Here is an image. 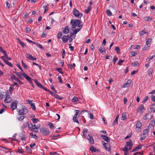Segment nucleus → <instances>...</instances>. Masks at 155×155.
<instances>
[{
    "instance_id": "55",
    "label": "nucleus",
    "mask_w": 155,
    "mask_h": 155,
    "mask_svg": "<svg viewBox=\"0 0 155 155\" xmlns=\"http://www.w3.org/2000/svg\"><path fill=\"white\" fill-rule=\"evenodd\" d=\"M15 80L18 82L20 84H23V83L18 78H17Z\"/></svg>"
},
{
    "instance_id": "57",
    "label": "nucleus",
    "mask_w": 155,
    "mask_h": 155,
    "mask_svg": "<svg viewBox=\"0 0 155 155\" xmlns=\"http://www.w3.org/2000/svg\"><path fill=\"white\" fill-rule=\"evenodd\" d=\"M19 42L20 44L21 45V46H22L23 47H24L25 46V45L24 43L23 42L21 41L20 40H19Z\"/></svg>"
},
{
    "instance_id": "39",
    "label": "nucleus",
    "mask_w": 155,
    "mask_h": 155,
    "mask_svg": "<svg viewBox=\"0 0 155 155\" xmlns=\"http://www.w3.org/2000/svg\"><path fill=\"white\" fill-rule=\"evenodd\" d=\"M90 150L92 152H95L97 151V150L94 147H91L90 148Z\"/></svg>"
},
{
    "instance_id": "47",
    "label": "nucleus",
    "mask_w": 155,
    "mask_h": 155,
    "mask_svg": "<svg viewBox=\"0 0 155 155\" xmlns=\"http://www.w3.org/2000/svg\"><path fill=\"white\" fill-rule=\"evenodd\" d=\"M124 61V60H121V59H119V61H118V63H117V64L119 65H121L123 63Z\"/></svg>"
},
{
    "instance_id": "37",
    "label": "nucleus",
    "mask_w": 155,
    "mask_h": 155,
    "mask_svg": "<svg viewBox=\"0 0 155 155\" xmlns=\"http://www.w3.org/2000/svg\"><path fill=\"white\" fill-rule=\"evenodd\" d=\"M115 50L117 52V53L119 54H120V48L119 47H117L115 49Z\"/></svg>"
},
{
    "instance_id": "28",
    "label": "nucleus",
    "mask_w": 155,
    "mask_h": 155,
    "mask_svg": "<svg viewBox=\"0 0 155 155\" xmlns=\"http://www.w3.org/2000/svg\"><path fill=\"white\" fill-rule=\"evenodd\" d=\"M62 41L64 43L68 41L67 39V37H66V36L65 35H64L62 37Z\"/></svg>"
},
{
    "instance_id": "61",
    "label": "nucleus",
    "mask_w": 155,
    "mask_h": 155,
    "mask_svg": "<svg viewBox=\"0 0 155 155\" xmlns=\"http://www.w3.org/2000/svg\"><path fill=\"white\" fill-rule=\"evenodd\" d=\"M17 118L19 120L21 121L24 119V117L23 116H21L19 117H18Z\"/></svg>"
},
{
    "instance_id": "8",
    "label": "nucleus",
    "mask_w": 155,
    "mask_h": 155,
    "mask_svg": "<svg viewBox=\"0 0 155 155\" xmlns=\"http://www.w3.org/2000/svg\"><path fill=\"white\" fill-rule=\"evenodd\" d=\"M75 113L74 115L73 120L74 122H76L78 123V119L77 118V115H78V110H75Z\"/></svg>"
},
{
    "instance_id": "3",
    "label": "nucleus",
    "mask_w": 155,
    "mask_h": 155,
    "mask_svg": "<svg viewBox=\"0 0 155 155\" xmlns=\"http://www.w3.org/2000/svg\"><path fill=\"white\" fill-rule=\"evenodd\" d=\"M78 33V29H76L73 32H71L70 35H68L66 36L68 40L70 38H74L76 34Z\"/></svg>"
},
{
    "instance_id": "42",
    "label": "nucleus",
    "mask_w": 155,
    "mask_h": 155,
    "mask_svg": "<svg viewBox=\"0 0 155 155\" xmlns=\"http://www.w3.org/2000/svg\"><path fill=\"white\" fill-rule=\"evenodd\" d=\"M118 58L116 56H114V58L113 59V62L114 64H115L116 62L117 61Z\"/></svg>"
},
{
    "instance_id": "20",
    "label": "nucleus",
    "mask_w": 155,
    "mask_h": 155,
    "mask_svg": "<svg viewBox=\"0 0 155 155\" xmlns=\"http://www.w3.org/2000/svg\"><path fill=\"white\" fill-rule=\"evenodd\" d=\"M141 147L142 146L141 145H138L132 151V152H133L137 151L138 150L141 149Z\"/></svg>"
},
{
    "instance_id": "25",
    "label": "nucleus",
    "mask_w": 155,
    "mask_h": 155,
    "mask_svg": "<svg viewBox=\"0 0 155 155\" xmlns=\"http://www.w3.org/2000/svg\"><path fill=\"white\" fill-rule=\"evenodd\" d=\"M14 72L19 78H20L21 79V75H22V74H21L20 73L18 72L17 71H14Z\"/></svg>"
},
{
    "instance_id": "58",
    "label": "nucleus",
    "mask_w": 155,
    "mask_h": 155,
    "mask_svg": "<svg viewBox=\"0 0 155 155\" xmlns=\"http://www.w3.org/2000/svg\"><path fill=\"white\" fill-rule=\"evenodd\" d=\"M56 70L59 73L61 74H63V72L61 71V69L60 68H57L56 69Z\"/></svg>"
},
{
    "instance_id": "43",
    "label": "nucleus",
    "mask_w": 155,
    "mask_h": 155,
    "mask_svg": "<svg viewBox=\"0 0 155 155\" xmlns=\"http://www.w3.org/2000/svg\"><path fill=\"white\" fill-rule=\"evenodd\" d=\"M106 14L107 15L109 16H111L112 15V13L110 12V10L108 9L107 10Z\"/></svg>"
},
{
    "instance_id": "59",
    "label": "nucleus",
    "mask_w": 155,
    "mask_h": 155,
    "mask_svg": "<svg viewBox=\"0 0 155 155\" xmlns=\"http://www.w3.org/2000/svg\"><path fill=\"white\" fill-rule=\"evenodd\" d=\"M20 137L21 140H25V137L22 134H21L20 135Z\"/></svg>"
},
{
    "instance_id": "41",
    "label": "nucleus",
    "mask_w": 155,
    "mask_h": 155,
    "mask_svg": "<svg viewBox=\"0 0 155 155\" xmlns=\"http://www.w3.org/2000/svg\"><path fill=\"white\" fill-rule=\"evenodd\" d=\"M48 5H46L45 6H43V8H44V10H45V11L44 12V14H45V12H46L47 11H48Z\"/></svg>"
},
{
    "instance_id": "46",
    "label": "nucleus",
    "mask_w": 155,
    "mask_h": 155,
    "mask_svg": "<svg viewBox=\"0 0 155 155\" xmlns=\"http://www.w3.org/2000/svg\"><path fill=\"white\" fill-rule=\"evenodd\" d=\"M18 152L19 153H22L24 152V150L21 147H19L18 148Z\"/></svg>"
},
{
    "instance_id": "34",
    "label": "nucleus",
    "mask_w": 155,
    "mask_h": 155,
    "mask_svg": "<svg viewBox=\"0 0 155 155\" xmlns=\"http://www.w3.org/2000/svg\"><path fill=\"white\" fill-rule=\"evenodd\" d=\"M121 119L122 120H124L125 119H127V115L125 113H124L122 114V116L121 117Z\"/></svg>"
},
{
    "instance_id": "44",
    "label": "nucleus",
    "mask_w": 155,
    "mask_h": 155,
    "mask_svg": "<svg viewBox=\"0 0 155 155\" xmlns=\"http://www.w3.org/2000/svg\"><path fill=\"white\" fill-rule=\"evenodd\" d=\"M26 149L28 153H31V150L28 146H26Z\"/></svg>"
},
{
    "instance_id": "18",
    "label": "nucleus",
    "mask_w": 155,
    "mask_h": 155,
    "mask_svg": "<svg viewBox=\"0 0 155 155\" xmlns=\"http://www.w3.org/2000/svg\"><path fill=\"white\" fill-rule=\"evenodd\" d=\"M126 145L127 147H132L133 146L132 142L131 139H129L128 141L126 142Z\"/></svg>"
},
{
    "instance_id": "5",
    "label": "nucleus",
    "mask_w": 155,
    "mask_h": 155,
    "mask_svg": "<svg viewBox=\"0 0 155 155\" xmlns=\"http://www.w3.org/2000/svg\"><path fill=\"white\" fill-rule=\"evenodd\" d=\"M101 143L105 149L108 151H110V145L108 143H105L104 141H102Z\"/></svg>"
},
{
    "instance_id": "7",
    "label": "nucleus",
    "mask_w": 155,
    "mask_h": 155,
    "mask_svg": "<svg viewBox=\"0 0 155 155\" xmlns=\"http://www.w3.org/2000/svg\"><path fill=\"white\" fill-rule=\"evenodd\" d=\"M17 103L16 101H14L11 104V107L13 110H15L17 108Z\"/></svg>"
},
{
    "instance_id": "52",
    "label": "nucleus",
    "mask_w": 155,
    "mask_h": 155,
    "mask_svg": "<svg viewBox=\"0 0 155 155\" xmlns=\"http://www.w3.org/2000/svg\"><path fill=\"white\" fill-rule=\"evenodd\" d=\"M62 34L61 32L58 33L57 35L58 38V39H60L62 36Z\"/></svg>"
},
{
    "instance_id": "45",
    "label": "nucleus",
    "mask_w": 155,
    "mask_h": 155,
    "mask_svg": "<svg viewBox=\"0 0 155 155\" xmlns=\"http://www.w3.org/2000/svg\"><path fill=\"white\" fill-rule=\"evenodd\" d=\"M23 67L25 69H27L28 68L27 65L24 62L23 60L21 61Z\"/></svg>"
},
{
    "instance_id": "16",
    "label": "nucleus",
    "mask_w": 155,
    "mask_h": 155,
    "mask_svg": "<svg viewBox=\"0 0 155 155\" xmlns=\"http://www.w3.org/2000/svg\"><path fill=\"white\" fill-rule=\"evenodd\" d=\"M86 138L89 140V142L93 144L94 143V140L91 136L88 135L87 136Z\"/></svg>"
},
{
    "instance_id": "53",
    "label": "nucleus",
    "mask_w": 155,
    "mask_h": 155,
    "mask_svg": "<svg viewBox=\"0 0 155 155\" xmlns=\"http://www.w3.org/2000/svg\"><path fill=\"white\" fill-rule=\"evenodd\" d=\"M62 58H64L65 54V51L64 49H63L62 50Z\"/></svg>"
},
{
    "instance_id": "30",
    "label": "nucleus",
    "mask_w": 155,
    "mask_h": 155,
    "mask_svg": "<svg viewBox=\"0 0 155 155\" xmlns=\"http://www.w3.org/2000/svg\"><path fill=\"white\" fill-rule=\"evenodd\" d=\"M91 7L90 6H89L88 7V8L86 9L85 11L84 12L87 14H88L89 12L91 10Z\"/></svg>"
},
{
    "instance_id": "22",
    "label": "nucleus",
    "mask_w": 155,
    "mask_h": 155,
    "mask_svg": "<svg viewBox=\"0 0 155 155\" xmlns=\"http://www.w3.org/2000/svg\"><path fill=\"white\" fill-rule=\"evenodd\" d=\"M119 118V115H118L116 117L115 120L114 121L113 123V125H115L116 124H117L118 122V119Z\"/></svg>"
},
{
    "instance_id": "40",
    "label": "nucleus",
    "mask_w": 155,
    "mask_h": 155,
    "mask_svg": "<svg viewBox=\"0 0 155 155\" xmlns=\"http://www.w3.org/2000/svg\"><path fill=\"white\" fill-rule=\"evenodd\" d=\"M48 124L49 125V127L50 128L53 129L54 128V126L53 124L51 123V122H49Z\"/></svg>"
},
{
    "instance_id": "49",
    "label": "nucleus",
    "mask_w": 155,
    "mask_h": 155,
    "mask_svg": "<svg viewBox=\"0 0 155 155\" xmlns=\"http://www.w3.org/2000/svg\"><path fill=\"white\" fill-rule=\"evenodd\" d=\"M99 51L100 52V53H102V54H104V53H103V52H105V49L104 48H103L100 49L99 50Z\"/></svg>"
},
{
    "instance_id": "2",
    "label": "nucleus",
    "mask_w": 155,
    "mask_h": 155,
    "mask_svg": "<svg viewBox=\"0 0 155 155\" xmlns=\"http://www.w3.org/2000/svg\"><path fill=\"white\" fill-rule=\"evenodd\" d=\"M70 24L71 26V29L74 32L78 25V20H75L72 19L71 21Z\"/></svg>"
},
{
    "instance_id": "9",
    "label": "nucleus",
    "mask_w": 155,
    "mask_h": 155,
    "mask_svg": "<svg viewBox=\"0 0 155 155\" xmlns=\"http://www.w3.org/2000/svg\"><path fill=\"white\" fill-rule=\"evenodd\" d=\"M12 101V99L9 95H7L6 96L4 102L5 103H8Z\"/></svg>"
},
{
    "instance_id": "51",
    "label": "nucleus",
    "mask_w": 155,
    "mask_h": 155,
    "mask_svg": "<svg viewBox=\"0 0 155 155\" xmlns=\"http://www.w3.org/2000/svg\"><path fill=\"white\" fill-rule=\"evenodd\" d=\"M122 150H123L124 152H125V151H128V148L127 146H125L124 148H122Z\"/></svg>"
},
{
    "instance_id": "38",
    "label": "nucleus",
    "mask_w": 155,
    "mask_h": 155,
    "mask_svg": "<svg viewBox=\"0 0 155 155\" xmlns=\"http://www.w3.org/2000/svg\"><path fill=\"white\" fill-rule=\"evenodd\" d=\"M31 120L34 123H37L39 121V120L38 119L35 118H32Z\"/></svg>"
},
{
    "instance_id": "36",
    "label": "nucleus",
    "mask_w": 155,
    "mask_h": 155,
    "mask_svg": "<svg viewBox=\"0 0 155 155\" xmlns=\"http://www.w3.org/2000/svg\"><path fill=\"white\" fill-rule=\"evenodd\" d=\"M131 65L133 66L136 67L139 65V64L137 61L133 62L131 63Z\"/></svg>"
},
{
    "instance_id": "11",
    "label": "nucleus",
    "mask_w": 155,
    "mask_h": 155,
    "mask_svg": "<svg viewBox=\"0 0 155 155\" xmlns=\"http://www.w3.org/2000/svg\"><path fill=\"white\" fill-rule=\"evenodd\" d=\"M153 117V116L149 113L146 114L144 117H143V119L145 120L148 119H150Z\"/></svg>"
},
{
    "instance_id": "21",
    "label": "nucleus",
    "mask_w": 155,
    "mask_h": 155,
    "mask_svg": "<svg viewBox=\"0 0 155 155\" xmlns=\"http://www.w3.org/2000/svg\"><path fill=\"white\" fill-rule=\"evenodd\" d=\"M142 125L141 123L139 121H137V123L136 124V127L138 128H140L142 127Z\"/></svg>"
},
{
    "instance_id": "24",
    "label": "nucleus",
    "mask_w": 155,
    "mask_h": 155,
    "mask_svg": "<svg viewBox=\"0 0 155 155\" xmlns=\"http://www.w3.org/2000/svg\"><path fill=\"white\" fill-rule=\"evenodd\" d=\"M73 13L75 17H78V10L76 8H74L73 10Z\"/></svg>"
},
{
    "instance_id": "32",
    "label": "nucleus",
    "mask_w": 155,
    "mask_h": 155,
    "mask_svg": "<svg viewBox=\"0 0 155 155\" xmlns=\"http://www.w3.org/2000/svg\"><path fill=\"white\" fill-rule=\"evenodd\" d=\"M10 78L12 80H15L17 77L14 74H12L10 75Z\"/></svg>"
},
{
    "instance_id": "50",
    "label": "nucleus",
    "mask_w": 155,
    "mask_h": 155,
    "mask_svg": "<svg viewBox=\"0 0 155 155\" xmlns=\"http://www.w3.org/2000/svg\"><path fill=\"white\" fill-rule=\"evenodd\" d=\"M31 136L32 137L35 138V139H38V137L36 135V134H34L33 133H31L30 134Z\"/></svg>"
},
{
    "instance_id": "27",
    "label": "nucleus",
    "mask_w": 155,
    "mask_h": 155,
    "mask_svg": "<svg viewBox=\"0 0 155 155\" xmlns=\"http://www.w3.org/2000/svg\"><path fill=\"white\" fill-rule=\"evenodd\" d=\"M87 129L86 128H84L83 130V135L86 137L87 135Z\"/></svg>"
},
{
    "instance_id": "54",
    "label": "nucleus",
    "mask_w": 155,
    "mask_h": 155,
    "mask_svg": "<svg viewBox=\"0 0 155 155\" xmlns=\"http://www.w3.org/2000/svg\"><path fill=\"white\" fill-rule=\"evenodd\" d=\"M152 39L151 38H149L146 41V44L148 45L149 44L151 41Z\"/></svg>"
},
{
    "instance_id": "4",
    "label": "nucleus",
    "mask_w": 155,
    "mask_h": 155,
    "mask_svg": "<svg viewBox=\"0 0 155 155\" xmlns=\"http://www.w3.org/2000/svg\"><path fill=\"white\" fill-rule=\"evenodd\" d=\"M17 111L18 112L19 114L21 115H24L28 112V110L25 108H23L21 110L18 109Z\"/></svg>"
},
{
    "instance_id": "26",
    "label": "nucleus",
    "mask_w": 155,
    "mask_h": 155,
    "mask_svg": "<svg viewBox=\"0 0 155 155\" xmlns=\"http://www.w3.org/2000/svg\"><path fill=\"white\" fill-rule=\"evenodd\" d=\"M4 62L8 66H10L11 67H13L12 64L10 62H9L7 60H4Z\"/></svg>"
},
{
    "instance_id": "63",
    "label": "nucleus",
    "mask_w": 155,
    "mask_h": 155,
    "mask_svg": "<svg viewBox=\"0 0 155 155\" xmlns=\"http://www.w3.org/2000/svg\"><path fill=\"white\" fill-rule=\"evenodd\" d=\"M78 101V98L76 97H74L72 99V101L73 102H76Z\"/></svg>"
},
{
    "instance_id": "23",
    "label": "nucleus",
    "mask_w": 155,
    "mask_h": 155,
    "mask_svg": "<svg viewBox=\"0 0 155 155\" xmlns=\"http://www.w3.org/2000/svg\"><path fill=\"white\" fill-rule=\"evenodd\" d=\"M25 57L28 60H31V58H32V56L31 55L28 54L27 53H26L25 55Z\"/></svg>"
},
{
    "instance_id": "31",
    "label": "nucleus",
    "mask_w": 155,
    "mask_h": 155,
    "mask_svg": "<svg viewBox=\"0 0 155 155\" xmlns=\"http://www.w3.org/2000/svg\"><path fill=\"white\" fill-rule=\"evenodd\" d=\"M54 97L57 99H58L60 100H61L63 98V97H62L57 94H55Z\"/></svg>"
},
{
    "instance_id": "62",
    "label": "nucleus",
    "mask_w": 155,
    "mask_h": 155,
    "mask_svg": "<svg viewBox=\"0 0 155 155\" xmlns=\"http://www.w3.org/2000/svg\"><path fill=\"white\" fill-rule=\"evenodd\" d=\"M131 54L132 56H133L136 55L137 53V52L133 51L131 52Z\"/></svg>"
},
{
    "instance_id": "35",
    "label": "nucleus",
    "mask_w": 155,
    "mask_h": 155,
    "mask_svg": "<svg viewBox=\"0 0 155 155\" xmlns=\"http://www.w3.org/2000/svg\"><path fill=\"white\" fill-rule=\"evenodd\" d=\"M144 109V106L143 105H141L139 108V110L140 113H142Z\"/></svg>"
},
{
    "instance_id": "64",
    "label": "nucleus",
    "mask_w": 155,
    "mask_h": 155,
    "mask_svg": "<svg viewBox=\"0 0 155 155\" xmlns=\"http://www.w3.org/2000/svg\"><path fill=\"white\" fill-rule=\"evenodd\" d=\"M147 33V32H146L144 31H140L139 33V34L141 35L142 36L144 35V34Z\"/></svg>"
},
{
    "instance_id": "56",
    "label": "nucleus",
    "mask_w": 155,
    "mask_h": 155,
    "mask_svg": "<svg viewBox=\"0 0 155 155\" xmlns=\"http://www.w3.org/2000/svg\"><path fill=\"white\" fill-rule=\"evenodd\" d=\"M144 135H144L143 134H142L141 135L140 139V140H143L145 139V138H146V136Z\"/></svg>"
},
{
    "instance_id": "14",
    "label": "nucleus",
    "mask_w": 155,
    "mask_h": 155,
    "mask_svg": "<svg viewBox=\"0 0 155 155\" xmlns=\"http://www.w3.org/2000/svg\"><path fill=\"white\" fill-rule=\"evenodd\" d=\"M22 75L28 81H30L31 80V78L25 72H23V73H22Z\"/></svg>"
},
{
    "instance_id": "6",
    "label": "nucleus",
    "mask_w": 155,
    "mask_h": 155,
    "mask_svg": "<svg viewBox=\"0 0 155 155\" xmlns=\"http://www.w3.org/2000/svg\"><path fill=\"white\" fill-rule=\"evenodd\" d=\"M33 101H29L28 100H27V103L30 104L32 109L34 110H36V107L35 103L32 102Z\"/></svg>"
},
{
    "instance_id": "12",
    "label": "nucleus",
    "mask_w": 155,
    "mask_h": 155,
    "mask_svg": "<svg viewBox=\"0 0 155 155\" xmlns=\"http://www.w3.org/2000/svg\"><path fill=\"white\" fill-rule=\"evenodd\" d=\"M131 81L130 80H128L124 84L123 87L124 88L129 87L130 84L131 83Z\"/></svg>"
},
{
    "instance_id": "15",
    "label": "nucleus",
    "mask_w": 155,
    "mask_h": 155,
    "mask_svg": "<svg viewBox=\"0 0 155 155\" xmlns=\"http://www.w3.org/2000/svg\"><path fill=\"white\" fill-rule=\"evenodd\" d=\"M101 137L106 141L107 142H110V139L109 138L107 137L106 135H101Z\"/></svg>"
},
{
    "instance_id": "33",
    "label": "nucleus",
    "mask_w": 155,
    "mask_h": 155,
    "mask_svg": "<svg viewBox=\"0 0 155 155\" xmlns=\"http://www.w3.org/2000/svg\"><path fill=\"white\" fill-rule=\"evenodd\" d=\"M5 57V58L7 60H11V58H9L8 55H7L6 51H5L4 52V54Z\"/></svg>"
},
{
    "instance_id": "60",
    "label": "nucleus",
    "mask_w": 155,
    "mask_h": 155,
    "mask_svg": "<svg viewBox=\"0 0 155 155\" xmlns=\"http://www.w3.org/2000/svg\"><path fill=\"white\" fill-rule=\"evenodd\" d=\"M80 99L78 98V103H82L83 102V99L82 98H80Z\"/></svg>"
},
{
    "instance_id": "19",
    "label": "nucleus",
    "mask_w": 155,
    "mask_h": 155,
    "mask_svg": "<svg viewBox=\"0 0 155 155\" xmlns=\"http://www.w3.org/2000/svg\"><path fill=\"white\" fill-rule=\"evenodd\" d=\"M34 81L35 82V84L39 87L40 88L43 86L41 84H40L39 82H38V80L36 79L34 80Z\"/></svg>"
},
{
    "instance_id": "1",
    "label": "nucleus",
    "mask_w": 155,
    "mask_h": 155,
    "mask_svg": "<svg viewBox=\"0 0 155 155\" xmlns=\"http://www.w3.org/2000/svg\"><path fill=\"white\" fill-rule=\"evenodd\" d=\"M40 131L41 134L44 136L48 135L50 133L49 129L46 127H43L41 128L40 129Z\"/></svg>"
},
{
    "instance_id": "10",
    "label": "nucleus",
    "mask_w": 155,
    "mask_h": 155,
    "mask_svg": "<svg viewBox=\"0 0 155 155\" xmlns=\"http://www.w3.org/2000/svg\"><path fill=\"white\" fill-rule=\"evenodd\" d=\"M27 125L28 126V127L29 128H30V129L31 130H33L34 132H35V133H37L38 132V129L36 127L35 128H34L33 127H30L29 126L30 125L29 123H27Z\"/></svg>"
},
{
    "instance_id": "17",
    "label": "nucleus",
    "mask_w": 155,
    "mask_h": 155,
    "mask_svg": "<svg viewBox=\"0 0 155 155\" xmlns=\"http://www.w3.org/2000/svg\"><path fill=\"white\" fill-rule=\"evenodd\" d=\"M69 28L68 26H67L63 30V33L64 34H66L68 33L69 32Z\"/></svg>"
},
{
    "instance_id": "48",
    "label": "nucleus",
    "mask_w": 155,
    "mask_h": 155,
    "mask_svg": "<svg viewBox=\"0 0 155 155\" xmlns=\"http://www.w3.org/2000/svg\"><path fill=\"white\" fill-rule=\"evenodd\" d=\"M153 70L152 68H150L148 74L149 76H151L152 75V73L153 72Z\"/></svg>"
},
{
    "instance_id": "29",
    "label": "nucleus",
    "mask_w": 155,
    "mask_h": 155,
    "mask_svg": "<svg viewBox=\"0 0 155 155\" xmlns=\"http://www.w3.org/2000/svg\"><path fill=\"white\" fill-rule=\"evenodd\" d=\"M152 19V18L148 16L144 18V20L147 21H150Z\"/></svg>"
},
{
    "instance_id": "13",
    "label": "nucleus",
    "mask_w": 155,
    "mask_h": 155,
    "mask_svg": "<svg viewBox=\"0 0 155 155\" xmlns=\"http://www.w3.org/2000/svg\"><path fill=\"white\" fill-rule=\"evenodd\" d=\"M83 24L80 20H78V32L82 28Z\"/></svg>"
}]
</instances>
